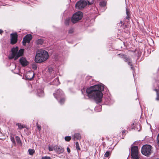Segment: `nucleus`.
Listing matches in <instances>:
<instances>
[{"label": "nucleus", "mask_w": 159, "mask_h": 159, "mask_svg": "<svg viewBox=\"0 0 159 159\" xmlns=\"http://www.w3.org/2000/svg\"><path fill=\"white\" fill-rule=\"evenodd\" d=\"M26 77L27 79L31 80L34 77V73L33 72L28 73L26 74Z\"/></svg>", "instance_id": "2eb2a0df"}, {"label": "nucleus", "mask_w": 159, "mask_h": 159, "mask_svg": "<svg viewBox=\"0 0 159 159\" xmlns=\"http://www.w3.org/2000/svg\"><path fill=\"white\" fill-rule=\"evenodd\" d=\"M119 55L124 60L125 62H128V64L131 66V69H133V66L132 64L130 58L127 57L126 55L122 54H119Z\"/></svg>", "instance_id": "6e6552de"}, {"label": "nucleus", "mask_w": 159, "mask_h": 159, "mask_svg": "<svg viewBox=\"0 0 159 159\" xmlns=\"http://www.w3.org/2000/svg\"><path fill=\"white\" fill-rule=\"evenodd\" d=\"M60 84L58 77H57L52 82V84L53 85H58Z\"/></svg>", "instance_id": "dca6fc26"}, {"label": "nucleus", "mask_w": 159, "mask_h": 159, "mask_svg": "<svg viewBox=\"0 0 159 159\" xmlns=\"http://www.w3.org/2000/svg\"><path fill=\"white\" fill-rule=\"evenodd\" d=\"M3 30L0 29V34H2L3 33Z\"/></svg>", "instance_id": "4c0bfd02"}, {"label": "nucleus", "mask_w": 159, "mask_h": 159, "mask_svg": "<svg viewBox=\"0 0 159 159\" xmlns=\"http://www.w3.org/2000/svg\"><path fill=\"white\" fill-rule=\"evenodd\" d=\"M154 90L156 91L157 93V97L156 98V100H159V90L158 89H155Z\"/></svg>", "instance_id": "aec40b11"}, {"label": "nucleus", "mask_w": 159, "mask_h": 159, "mask_svg": "<svg viewBox=\"0 0 159 159\" xmlns=\"http://www.w3.org/2000/svg\"><path fill=\"white\" fill-rule=\"evenodd\" d=\"M37 127L38 128V129L39 130V131H40L41 129V126L40 125H39L38 124V123H37L36 124Z\"/></svg>", "instance_id": "473e14b6"}, {"label": "nucleus", "mask_w": 159, "mask_h": 159, "mask_svg": "<svg viewBox=\"0 0 159 159\" xmlns=\"http://www.w3.org/2000/svg\"><path fill=\"white\" fill-rule=\"evenodd\" d=\"M43 41L42 39H39L36 41V43L38 45H41L43 43Z\"/></svg>", "instance_id": "412c9836"}, {"label": "nucleus", "mask_w": 159, "mask_h": 159, "mask_svg": "<svg viewBox=\"0 0 159 159\" xmlns=\"http://www.w3.org/2000/svg\"><path fill=\"white\" fill-rule=\"evenodd\" d=\"M65 101V100L64 98H62L61 99L60 101L59 102L61 104H62L64 103Z\"/></svg>", "instance_id": "c85d7f7f"}, {"label": "nucleus", "mask_w": 159, "mask_h": 159, "mask_svg": "<svg viewBox=\"0 0 159 159\" xmlns=\"http://www.w3.org/2000/svg\"><path fill=\"white\" fill-rule=\"evenodd\" d=\"M67 150L68 152L70 153V149L68 147L67 148Z\"/></svg>", "instance_id": "c9c22d12"}, {"label": "nucleus", "mask_w": 159, "mask_h": 159, "mask_svg": "<svg viewBox=\"0 0 159 159\" xmlns=\"http://www.w3.org/2000/svg\"><path fill=\"white\" fill-rule=\"evenodd\" d=\"M32 39V35L30 34L26 35L23 38V44L25 45L26 43H29Z\"/></svg>", "instance_id": "9d476101"}, {"label": "nucleus", "mask_w": 159, "mask_h": 159, "mask_svg": "<svg viewBox=\"0 0 159 159\" xmlns=\"http://www.w3.org/2000/svg\"><path fill=\"white\" fill-rule=\"evenodd\" d=\"M85 91V89H83L82 90H81V91H82V93L83 94H84V93H83V91Z\"/></svg>", "instance_id": "a19ab883"}, {"label": "nucleus", "mask_w": 159, "mask_h": 159, "mask_svg": "<svg viewBox=\"0 0 159 159\" xmlns=\"http://www.w3.org/2000/svg\"><path fill=\"white\" fill-rule=\"evenodd\" d=\"M55 151L58 154L61 153L64 151V148L60 146H55Z\"/></svg>", "instance_id": "ddd939ff"}, {"label": "nucleus", "mask_w": 159, "mask_h": 159, "mask_svg": "<svg viewBox=\"0 0 159 159\" xmlns=\"http://www.w3.org/2000/svg\"><path fill=\"white\" fill-rule=\"evenodd\" d=\"M55 146H49L48 147V149L50 151H52L53 150L55 151Z\"/></svg>", "instance_id": "b1692460"}, {"label": "nucleus", "mask_w": 159, "mask_h": 159, "mask_svg": "<svg viewBox=\"0 0 159 159\" xmlns=\"http://www.w3.org/2000/svg\"><path fill=\"white\" fill-rule=\"evenodd\" d=\"M42 159H51L50 157L48 156L43 157Z\"/></svg>", "instance_id": "2f4dec72"}, {"label": "nucleus", "mask_w": 159, "mask_h": 159, "mask_svg": "<svg viewBox=\"0 0 159 159\" xmlns=\"http://www.w3.org/2000/svg\"><path fill=\"white\" fill-rule=\"evenodd\" d=\"M87 5V2L85 1H80L78 2L75 4V7L76 9L82 10Z\"/></svg>", "instance_id": "0eeeda50"}, {"label": "nucleus", "mask_w": 159, "mask_h": 159, "mask_svg": "<svg viewBox=\"0 0 159 159\" xmlns=\"http://www.w3.org/2000/svg\"><path fill=\"white\" fill-rule=\"evenodd\" d=\"M16 125L18 126V129H21L25 127L24 125L21 124L20 123H18L16 124Z\"/></svg>", "instance_id": "a211bd4d"}, {"label": "nucleus", "mask_w": 159, "mask_h": 159, "mask_svg": "<svg viewBox=\"0 0 159 159\" xmlns=\"http://www.w3.org/2000/svg\"><path fill=\"white\" fill-rule=\"evenodd\" d=\"M11 43L12 44H15L17 41V34L16 33H12L10 34Z\"/></svg>", "instance_id": "1a4fd4ad"}, {"label": "nucleus", "mask_w": 159, "mask_h": 159, "mask_svg": "<svg viewBox=\"0 0 159 159\" xmlns=\"http://www.w3.org/2000/svg\"><path fill=\"white\" fill-rule=\"evenodd\" d=\"M48 57L47 52L40 50L38 51L35 57V61L37 63H40L46 61Z\"/></svg>", "instance_id": "f03ea898"}, {"label": "nucleus", "mask_w": 159, "mask_h": 159, "mask_svg": "<svg viewBox=\"0 0 159 159\" xmlns=\"http://www.w3.org/2000/svg\"><path fill=\"white\" fill-rule=\"evenodd\" d=\"M126 14L127 15L126 18L127 19H129V10L127 9H126Z\"/></svg>", "instance_id": "5701e85b"}, {"label": "nucleus", "mask_w": 159, "mask_h": 159, "mask_svg": "<svg viewBox=\"0 0 159 159\" xmlns=\"http://www.w3.org/2000/svg\"><path fill=\"white\" fill-rule=\"evenodd\" d=\"M70 22V19H66L65 21V24L66 25H68Z\"/></svg>", "instance_id": "4be33fe9"}, {"label": "nucleus", "mask_w": 159, "mask_h": 159, "mask_svg": "<svg viewBox=\"0 0 159 159\" xmlns=\"http://www.w3.org/2000/svg\"><path fill=\"white\" fill-rule=\"evenodd\" d=\"M152 147L149 145H145L143 146L141 149V152L143 155L148 156L152 152Z\"/></svg>", "instance_id": "20e7f679"}, {"label": "nucleus", "mask_w": 159, "mask_h": 159, "mask_svg": "<svg viewBox=\"0 0 159 159\" xmlns=\"http://www.w3.org/2000/svg\"><path fill=\"white\" fill-rule=\"evenodd\" d=\"M17 47L13 48L11 49V54L8 57L9 59H12L14 58V60H16L23 54L24 49H20L19 51Z\"/></svg>", "instance_id": "7ed1b4c3"}, {"label": "nucleus", "mask_w": 159, "mask_h": 159, "mask_svg": "<svg viewBox=\"0 0 159 159\" xmlns=\"http://www.w3.org/2000/svg\"><path fill=\"white\" fill-rule=\"evenodd\" d=\"M125 131H126V130H124L122 131V134H123V133H125Z\"/></svg>", "instance_id": "58836bf2"}, {"label": "nucleus", "mask_w": 159, "mask_h": 159, "mask_svg": "<svg viewBox=\"0 0 159 159\" xmlns=\"http://www.w3.org/2000/svg\"><path fill=\"white\" fill-rule=\"evenodd\" d=\"M33 68L34 69H36L37 68L36 66H33Z\"/></svg>", "instance_id": "ea45409f"}, {"label": "nucleus", "mask_w": 159, "mask_h": 159, "mask_svg": "<svg viewBox=\"0 0 159 159\" xmlns=\"http://www.w3.org/2000/svg\"><path fill=\"white\" fill-rule=\"evenodd\" d=\"M131 156L134 159H139L138 156V148L137 146L131 147Z\"/></svg>", "instance_id": "423d86ee"}, {"label": "nucleus", "mask_w": 159, "mask_h": 159, "mask_svg": "<svg viewBox=\"0 0 159 159\" xmlns=\"http://www.w3.org/2000/svg\"><path fill=\"white\" fill-rule=\"evenodd\" d=\"M104 89L103 84H99L87 88L86 92L89 98L93 99L97 103H98L102 100L103 93L102 91Z\"/></svg>", "instance_id": "f257e3e1"}, {"label": "nucleus", "mask_w": 159, "mask_h": 159, "mask_svg": "<svg viewBox=\"0 0 159 159\" xmlns=\"http://www.w3.org/2000/svg\"><path fill=\"white\" fill-rule=\"evenodd\" d=\"M37 92L38 95L40 97H41L43 95V91L42 89H38Z\"/></svg>", "instance_id": "f3484780"}, {"label": "nucleus", "mask_w": 159, "mask_h": 159, "mask_svg": "<svg viewBox=\"0 0 159 159\" xmlns=\"http://www.w3.org/2000/svg\"><path fill=\"white\" fill-rule=\"evenodd\" d=\"M74 32V30L73 29H70L69 30V33L70 34H72Z\"/></svg>", "instance_id": "72a5a7b5"}, {"label": "nucleus", "mask_w": 159, "mask_h": 159, "mask_svg": "<svg viewBox=\"0 0 159 159\" xmlns=\"http://www.w3.org/2000/svg\"><path fill=\"white\" fill-rule=\"evenodd\" d=\"M11 141L13 143H15V140H14V138H11Z\"/></svg>", "instance_id": "e433bc0d"}, {"label": "nucleus", "mask_w": 159, "mask_h": 159, "mask_svg": "<svg viewBox=\"0 0 159 159\" xmlns=\"http://www.w3.org/2000/svg\"><path fill=\"white\" fill-rule=\"evenodd\" d=\"M100 5L101 6L104 7L106 6V3L104 1L101 2L100 3Z\"/></svg>", "instance_id": "a878e982"}, {"label": "nucleus", "mask_w": 159, "mask_h": 159, "mask_svg": "<svg viewBox=\"0 0 159 159\" xmlns=\"http://www.w3.org/2000/svg\"><path fill=\"white\" fill-rule=\"evenodd\" d=\"M72 137L74 140L80 139L81 138L80 134L78 133H75Z\"/></svg>", "instance_id": "4468645a"}, {"label": "nucleus", "mask_w": 159, "mask_h": 159, "mask_svg": "<svg viewBox=\"0 0 159 159\" xmlns=\"http://www.w3.org/2000/svg\"><path fill=\"white\" fill-rule=\"evenodd\" d=\"M16 139L18 143H19L20 142V139L18 136H16Z\"/></svg>", "instance_id": "c756f323"}, {"label": "nucleus", "mask_w": 159, "mask_h": 159, "mask_svg": "<svg viewBox=\"0 0 159 159\" xmlns=\"http://www.w3.org/2000/svg\"><path fill=\"white\" fill-rule=\"evenodd\" d=\"M53 95L55 97L57 100L58 98L62 97L64 94L63 91L61 89H59L55 93L53 94Z\"/></svg>", "instance_id": "9b49d317"}, {"label": "nucleus", "mask_w": 159, "mask_h": 159, "mask_svg": "<svg viewBox=\"0 0 159 159\" xmlns=\"http://www.w3.org/2000/svg\"><path fill=\"white\" fill-rule=\"evenodd\" d=\"M71 137L70 136H66L65 137V139L66 141H69L71 139Z\"/></svg>", "instance_id": "bb28decb"}, {"label": "nucleus", "mask_w": 159, "mask_h": 159, "mask_svg": "<svg viewBox=\"0 0 159 159\" xmlns=\"http://www.w3.org/2000/svg\"><path fill=\"white\" fill-rule=\"evenodd\" d=\"M19 61L22 66H27L29 62L27 61L26 59L24 57H21L19 60Z\"/></svg>", "instance_id": "f8f14e48"}, {"label": "nucleus", "mask_w": 159, "mask_h": 159, "mask_svg": "<svg viewBox=\"0 0 159 159\" xmlns=\"http://www.w3.org/2000/svg\"><path fill=\"white\" fill-rule=\"evenodd\" d=\"M120 23L121 25H122V22L121 21H120Z\"/></svg>", "instance_id": "37998d69"}, {"label": "nucleus", "mask_w": 159, "mask_h": 159, "mask_svg": "<svg viewBox=\"0 0 159 159\" xmlns=\"http://www.w3.org/2000/svg\"><path fill=\"white\" fill-rule=\"evenodd\" d=\"M89 2V5H91L92 3L89 2Z\"/></svg>", "instance_id": "79ce46f5"}, {"label": "nucleus", "mask_w": 159, "mask_h": 159, "mask_svg": "<svg viewBox=\"0 0 159 159\" xmlns=\"http://www.w3.org/2000/svg\"><path fill=\"white\" fill-rule=\"evenodd\" d=\"M29 154L30 155H33L35 152V151L33 149H29L28 150Z\"/></svg>", "instance_id": "6ab92c4d"}, {"label": "nucleus", "mask_w": 159, "mask_h": 159, "mask_svg": "<svg viewBox=\"0 0 159 159\" xmlns=\"http://www.w3.org/2000/svg\"><path fill=\"white\" fill-rule=\"evenodd\" d=\"M157 144L159 146V133L157 136Z\"/></svg>", "instance_id": "f704fd0d"}, {"label": "nucleus", "mask_w": 159, "mask_h": 159, "mask_svg": "<svg viewBox=\"0 0 159 159\" xmlns=\"http://www.w3.org/2000/svg\"><path fill=\"white\" fill-rule=\"evenodd\" d=\"M83 16L82 13L80 11H78L75 13L73 16L71 21L73 23H75L80 20Z\"/></svg>", "instance_id": "39448f33"}, {"label": "nucleus", "mask_w": 159, "mask_h": 159, "mask_svg": "<svg viewBox=\"0 0 159 159\" xmlns=\"http://www.w3.org/2000/svg\"><path fill=\"white\" fill-rule=\"evenodd\" d=\"M111 154L110 152L109 151H107L106 152L105 154H104V157H108Z\"/></svg>", "instance_id": "cd10ccee"}, {"label": "nucleus", "mask_w": 159, "mask_h": 159, "mask_svg": "<svg viewBox=\"0 0 159 159\" xmlns=\"http://www.w3.org/2000/svg\"><path fill=\"white\" fill-rule=\"evenodd\" d=\"M76 148L77 150H80V148L79 146L78 142H77L75 143Z\"/></svg>", "instance_id": "393cba45"}, {"label": "nucleus", "mask_w": 159, "mask_h": 159, "mask_svg": "<svg viewBox=\"0 0 159 159\" xmlns=\"http://www.w3.org/2000/svg\"><path fill=\"white\" fill-rule=\"evenodd\" d=\"M48 71L49 73H51L53 70V68L52 67H49L48 69Z\"/></svg>", "instance_id": "7c9ffc66"}]
</instances>
